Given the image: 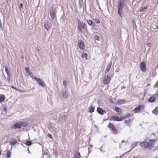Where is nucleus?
Listing matches in <instances>:
<instances>
[{"label": "nucleus", "mask_w": 158, "mask_h": 158, "mask_svg": "<svg viewBox=\"0 0 158 158\" xmlns=\"http://www.w3.org/2000/svg\"><path fill=\"white\" fill-rule=\"evenodd\" d=\"M155 139L150 140L148 142L145 141L139 144L140 146L143 148L151 150L154 147Z\"/></svg>", "instance_id": "f257e3e1"}, {"label": "nucleus", "mask_w": 158, "mask_h": 158, "mask_svg": "<svg viewBox=\"0 0 158 158\" xmlns=\"http://www.w3.org/2000/svg\"><path fill=\"white\" fill-rule=\"evenodd\" d=\"M111 131V133L114 134H117L118 133V130L115 128L114 126L110 123L107 126Z\"/></svg>", "instance_id": "f03ea898"}, {"label": "nucleus", "mask_w": 158, "mask_h": 158, "mask_svg": "<svg viewBox=\"0 0 158 158\" xmlns=\"http://www.w3.org/2000/svg\"><path fill=\"white\" fill-rule=\"evenodd\" d=\"M32 78L37 81L39 85L42 87L43 88L46 87V86L45 83L40 78H38L36 77H34Z\"/></svg>", "instance_id": "7ed1b4c3"}, {"label": "nucleus", "mask_w": 158, "mask_h": 158, "mask_svg": "<svg viewBox=\"0 0 158 158\" xmlns=\"http://www.w3.org/2000/svg\"><path fill=\"white\" fill-rule=\"evenodd\" d=\"M110 119L114 121H120L123 120V118L119 117L117 115H113L111 117Z\"/></svg>", "instance_id": "20e7f679"}, {"label": "nucleus", "mask_w": 158, "mask_h": 158, "mask_svg": "<svg viewBox=\"0 0 158 158\" xmlns=\"http://www.w3.org/2000/svg\"><path fill=\"white\" fill-rule=\"evenodd\" d=\"M139 68L141 71L143 72H146V67L145 63L144 62H141L139 65Z\"/></svg>", "instance_id": "39448f33"}, {"label": "nucleus", "mask_w": 158, "mask_h": 158, "mask_svg": "<svg viewBox=\"0 0 158 158\" xmlns=\"http://www.w3.org/2000/svg\"><path fill=\"white\" fill-rule=\"evenodd\" d=\"M125 0H119L118 2V8H123L124 7Z\"/></svg>", "instance_id": "423d86ee"}, {"label": "nucleus", "mask_w": 158, "mask_h": 158, "mask_svg": "<svg viewBox=\"0 0 158 158\" xmlns=\"http://www.w3.org/2000/svg\"><path fill=\"white\" fill-rule=\"evenodd\" d=\"M78 47L81 49L83 50L85 49L84 43L81 40H78Z\"/></svg>", "instance_id": "0eeeda50"}, {"label": "nucleus", "mask_w": 158, "mask_h": 158, "mask_svg": "<svg viewBox=\"0 0 158 158\" xmlns=\"http://www.w3.org/2000/svg\"><path fill=\"white\" fill-rule=\"evenodd\" d=\"M145 108L144 105H139L137 107L135 108L134 110L135 113H137L141 109H143Z\"/></svg>", "instance_id": "6e6552de"}, {"label": "nucleus", "mask_w": 158, "mask_h": 158, "mask_svg": "<svg viewBox=\"0 0 158 158\" xmlns=\"http://www.w3.org/2000/svg\"><path fill=\"white\" fill-rule=\"evenodd\" d=\"M110 77L108 75H107L103 80V83L105 85L107 84L110 83Z\"/></svg>", "instance_id": "1a4fd4ad"}, {"label": "nucleus", "mask_w": 158, "mask_h": 158, "mask_svg": "<svg viewBox=\"0 0 158 158\" xmlns=\"http://www.w3.org/2000/svg\"><path fill=\"white\" fill-rule=\"evenodd\" d=\"M11 128L12 129H20L21 128L20 122L17 123L11 126Z\"/></svg>", "instance_id": "9d476101"}, {"label": "nucleus", "mask_w": 158, "mask_h": 158, "mask_svg": "<svg viewBox=\"0 0 158 158\" xmlns=\"http://www.w3.org/2000/svg\"><path fill=\"white\" fill-rule=\"evenodd\" d=\"M80 26V27H81L84 30H86V28L85 27V24L83 23H81V21L80 19H77V26H78V25Z\"/></svg>", "instance_id": "9b49d317"}, {"label": "nucleus", "mask_w": 158, "mask_h": 158, "mask_svg": "<svg viewBox=\"0 0 158 158\" xmlns=\"http://www.w3.org/2000/svg\"><path fill=\"white\" fill-rule=\"evenodd\" d=\"M87 23L90 26L94 27L95 26V23L93 21L91 20H87Z\"/></svg>", "instance_id": "f8f14e48"}, {"label": "nucleus", "mask_w": 158, "mask_h": 158, "mask_svg": "<svg viewBox=\"0 0 158 158\" xmlns=\"http://www.w3.org/2000/svg\"><path fill=\"white\" fill-rule=\"evenodd\" d=\"M118 13L121 18L123 17L122 13L123 11V8H118Z\"/></svg>", "instance_id": "ddd939ff"}, {"label": "nucleus", "mask_w": 158, "mask_h": 158, "mask_svg": "<svg viewBox=\"0 0 158 158\" xmlns=\"http://www.w3.org/2000/svg\"><path fill=\"white\" fill-rule=\"evenodd\" d=\"M51 26V25L48 22L45 23L44 24V27L47 31H48Z\"/></svg>", "instance_id": "4468645a"}, {"label": "nucleus", "mask_w": 158, "mask_h": 158, "mask_svg": "<svg viewBox=\"0 0 158 158\" xmlns=\"http://www.w3.org/2000/svg\"><path fill=\"white\" fill-rule=\"evenodd\" d=\"M19 122L21 128L22 127H25L28 126L29 124V123L27 122H24L23 121H20Z\"/></svg>", "instance_id": "2eb2a0df"}, {"label": "nucleus", "mask_w": 158, "mask_h": 158, "mask_svg": "<svg viewBox=\"0 0 158 158\" xmlns=\"http://www.w3.org/2000/svg\"><path fill=\"white\" fill-rule=\"evenodd\" d=\"M97 111L98 113L101 115H103L104 114L105 111L103 110L101 108L98 107L97 109Z\"/></svg>", "instance_id": "dca6fc26"}, {"label": "nucleus", "mask_w": 158, "mask_h": 158, "mask_svg": "<svg viewBox=\"0 0 158 158\" xmlns=\"http://www.w3.org/2000/svg\"><path fill=\"white\" fill-rule=\"evenodd\" d=\"M112 65V62H110L109 64H108V66H107L106 69L105 70V73H108L110 70L111 66Z\"/></svg>", "instance_id": "f3484780"}, {"label": "nucleus", "mask_w": 158, "mask_h": 158, "mask_svg": "<svg viewBox=\"0 0 158 158\" xmlns=\"http://www.w3.org/2000/svg\"><path fill=\"white\" fill-rule=\"evenodd\" d=\"M10 144L14 145L17 143V141L16 139L12 138L10 141Z\"/></svg>", "instance_id": "a211bd4d"}, {"label": "nucleus", "mask_w": 158, "mask_h": 158, "mask_svg": "<svg viewBox=\"0 0 158 158\" xmlns=\"http://www.w3.org/2000/svg\"><path fill=\"white\" fill-rule=\"evenodd\" d=\"M56 5H53L50 9V12H56Z\"/></svg>", "instance_id": "6ab92c4d"}, {"label": "nucleus", "mask_w": 158, "mask_h": 158, "mask_svg": "<svg viewBox=\"0 0 158 158\" xmlns=\"http://www.w3.org/2000/svg\"><path fill=\"white\" fill-rule=\"evenodd\" d=\"M156 100V98L153 96H151L148 99V102L150 103H153Z\"/></svg>", "instance_id": "aec40b11"}, {"label": "nucleus", "mask_w": 158, "mask_h": 158, "mask_svg": "<svg viewBox=\"0 0 158 158\" xmlns=\"http://www.w3.org/2000/svg\"><path fill=\"white\" fill-rule=\"evenodd\" d=\"M25 69L27 73L30 75L31 77H32V76H33V74L32 73L30 72L29 68L28 67H25Z\"/></svg>", "instance_id": "412c9836"}, {"label": "nucleus", "mask_w": 158, "mask_h": 158, "mask_svg": "<svg viewBox=\"0 0 158 158\" xmlns=\"http://www.w3.org/2000/svg\"><path fill=\"white\" fill-rule=\"evenodd\" d=\"M56 13L54 12H50V14L51 18L53 20L55 19V17L56 16Z\"/></svg>", "instance_id": "4be33fe9"}, {"label": "nucleus", "mask_w": 158, "mask_h": 158, "mask_svg": "<svg viewBox=\"0 0 158 158\" xmlns=\"http://www.w3.org/2000/svg\"><path fill=\"white\" fill-rule=\"evenodd\" d=\"M81 155L80 152L78 151L75 154L73 158H81Z\"/></svg>", "instance_id": "5701e85b"}, {"label": "nucleus", "mask_w": 158, "mask_h": 158, "mask_svg": "<svg viewBox=\"0 0 158 158\" xmlns=\"http://www.w3.org/2000/svg\"><path fill=\"white\" fill-rule=\"evenodd\" d=\"M62 94L63 97L64 98H67L68 94L65 90L62 91Z\"/></svg>", "instance_id": "b1692460"}, {"label": "nucleus", "mask_w": 158, "mask_h": 158, "mask_svg": "<svg viewBox=\"0 0 158 158\" xmlns=\"http://www.w3.org/2000/svg\"><path fill=\"white\" fill-rule=\"evenodd\" d=\"M78 7L79 8H81L82 6L83 5V3L82 0H78Z\"/></svg>", "instance_id": "393cba45"}, {"label": "nucleus", "mask_w": 158, "mask_h": 158, "mask_svg": "<svg viewBox=\"0 0 158 158\" xmlns=\"http://www.w3.org/2000/svg\"><path fill=\"white\" fill-rule=\"evenodd\" d=\"M95 108L93 106H90L89 107L88 112L90 113L93 112L94 111Z\"/></svg>", "instance_id": "a878e982"}, {"label": "nucleus", "mask_w": 158, "mask_h": 158, "mask_svg": "<svg viewBox=\"0 0 158 158\" xmlns=\"http://www.w3.org/2000/svg\"><path fill=\"white\" fill-rule=\"evenodd\" d=\"M9 69L7 65L5 66V71L7 76L10 75V73L8 71Z\"/></svg>", "instance_id": "bb28decb"}, {"label": "nucleus", "mask_w": 158, "mask_h": 158, "mask_svg": "<svg viewBox=\"0 0 158 158\" xmlns=\"http://www.w3.org/2000/svg\"><path fill=\"white\" fill-rule=\"evenodd\" d=\"M126 102V101L124 100L120 99L118 100L117 101V103L118 104H124Z\"/></svg>", "instance_id": "cd10ccee"}, {"label": "nucleus", "mask_w": 158, "mask_h": 158, "mask_svg": "<svg viewBox=\"0 0 158 158\" xmlns=\"http://www.w3.org/2000/svg\"><path fill=\"white\" fill-rule=\"evenodd\" d=\"M152 112L156 115H158V106L154 110H152Z\"/></svg>", "instance_id": "c85d7f7f"}, {"label": "nucleus", "mask_w": 158, "mask_h": 158, "mask_svg": "<svg viewBox=\"0 0 158 158\" xmlns=\"http://www.w3.org/2000/svg\"><path fill=\"white\" fill-rule=\"evenodd\" d=\"M66 118V115H63L60 117V120L62 122H64L65 121Z\"/></svg>", "instance_id": "c756f323"}, {"label": "nucleus", "mask_w": 158, "mask_h": 158, "mask_svg": "<svg viewBox=\"0 0 158 158\" xmlns=\"http://www.w3.org/2000/svg\"><path fill=\"white\" fill-rule=\"evenodd\" d=\"M5 99V97L4 95H0V102L3 101Z\"/></svg>", "instance_id": "7c9ffc66"}, {"label": "nucleus", "mask_w": 158, "mask_h": 158, "mask_svg": "<svg viewBox=\"0 0 158 158\" xmlns=\"http://www.w3.org/2000/svg\"><path fill=\"white\" fill-rule=\"evenodd\" d=\"M131 116V114L130 113H128V114H127L126 115L123 116V117L122 118H123V119H125V118H127L130 117Z\"/></svg>", "instance_id": "2f4dec72"}, {"label": "nucleus", "mask_w": 158, "mask_h": 158, "mask_svg": "<svg viewBox=\"0 0 158 158\" xmlns=\"http://www.w3.org/2000/svg\"><path fill=\"white\" fill-rule=\"evenodd\" d=\"M11 152L9 151H8L6 154V158H10L11 155Z\"/></svg>", "instance_id": "473e14b6"}, {"label": "nucleus", "mask_w": 158, "mask_h": 158, "mask_svg": "<svg viewBox=\"0 0 158 158\" xmlns=\"http://www.w3.org/2000/svg\"><path fill=\"white\" fill-rule=\"evenodd\" d=\"M25 144L27 146H30L32 144V142L30 141H27Z\"/></svg>", "instance_id": "72a5a7b5"}, {"label": "nucleus", "mask_w": 158, "mask_h": 158, "mask_svg": "<svg viewBox=\"0 0 158 158\" xmlns=\"http://www.w3.org/2000/svg\"><path fill=\"white\" fill-rule=\"evenodd\" d=\"M132 120V119H129L128 120H125V123L126 124H127V125L129 126V123ZM130 127V126H129Z\"/></svg>", "instance_id": "f704fd0d"}, {"label": "nucleus", "mask_w": 158, "mask_h": 158, "mask_svg": "<svg viewBox=\"0 0 158 158\" xmlns=\"http://www.w3.org/2000/svg\"><path fill=\"white\" fill-rule=\"evenodd\" d=\"M67 81H66L65 80H64L63 81V85L64 86V88H66L67 87Z\"/></svg>", "instance_id": "c9c22d12"}, {"label": "nucleus", "mask_w": 158, "mask_h": 158, "mask_svg": "<svg viewBox=\"0 0 158 158\" xmlns=\"http://www.w3.org/2000/svg\"><path fill=\"white\" fill-rule=\"evenodd\" d=\"M60 21L62 23H64V16H62L61 17L60 19Z\"/></svg>", "instance_id": "e433bc0d"}, {"label": "nucleus", "mask_w": 158, "mask_h": 158, "mask_svg": "<svg viewBox=\"0 0 158 158\" xmlns=\"http://www.w3.org/2000/svg\"><path fill=\"white\" fill-rule=\"evenodd\" d=\"M88 56V55L86 53H83L82 54L81 57L83 58H86Z\"/></svg>", "instance_id": "4c0bfd02"}, {"label": "nucleus", "mask_w": 158, "mask_h": 158, "mask_svg": "<svg viewBox=\"0 0 158 158\" xmlns=\"http://www.w3.org/2000/svg\"><path fill=\"white\" fill-rule=\"evenodd\" d=\"M79 26H80L79 25H78V26H77V28L79 32H82V30L81 29L82 27H80Z\"/></svg>", "instance_id": "58836bf2"}, {"label": "nucleus", "mask_w": 158, "mask_h": 158, "mask_svg": "<svg viewBox=\"0 0 158 158\" xmlns=\"http://www.w3.org/2000/svg\"><path fill=\"white\" fill-rule=\"evenodd\" d=\"M115 110L116 112L119 113L120 110V108L117 107H116L115 108Z\"/></svg>", "instance_id": "ea45409f"}, {"label": "nucleus", "mask_w": 158, "mask_h": 158, "mask_svg": "<svg viewBox=\"0 0 158 158\" xmlns=\"http://www.w3.org/2000/svg\"><path fill=\"white\" fill-rule=\"evenodd\" d=\"M148 7L147 6L143 7L140 9V12H142L143 11L147 9Z\"/></svg>", "instance_id": "a19ab883"}, {"label": "nucleus", "mask_w": 158, "mask_h": 158, "mask_svg": "<svg viewBox=\"0 0 158 158\" xmlns=\"http://www.w3.org/2000/svg\"><path fill=\"white\" fill-rule=\"evenodd\" d=\"M94 39L95 40L98 41L99 40L100 38L99 36H98L97 35H96L95 36Z\"/></svg>", "instance_id": "79ce46f5"}, {"label": "nucleus", "mask_w": 158, "mask_h": 158, "mask_svg": "<svg viewBox=\"0 0 158 158\" xmlns=\"http://www.w3.org/2000/svg\"><path fill=\"white\" fill-rule=\"evenodd\" d=\"M137 143H135L132 144L131 145V149L135 147L137 145Z\"/></svg>", "instance_id": "37998d69"}, {"label": "nucleus", "mask_w": 158, "mask_h": 158, "mask_svg": "<svg viewBox=\"0 0 158 158\" xmlns=\"http://www.w3.org/2000/svg\"><path fill=\"white\" fill-rule=\"evenodd\" d=\"M95 22L97 24H99L100 23V20L98 19H95Z\"/></svg>", "instance_id": "c03bdc74"}, {"label": "nucleus", "mask_w": 158, "mask_h": 158, "mask_svg": "<svg viewBox=\"0 0 158 158\" xmlns=\"http://www.w3.org/2000/svg\"><path fill=\"white\" fill-rule=\"evenodd\" d=\"M11 87L12 88H13V89H15V90H16V91H18V89H17V88H16V87H15V86H11Z\"/></svg>", "instance_id": "a18cd8bd"}, {"label": "nucleus", "mask_w": 158, "mask_h": 158, "mask_svg": "<svg viewBox=\"0 0 158 158\" xmlns=\"http://www.w3.org/2000/svg\"><path fill=\"white\" fill-rule=\"evenodd\" d=\"M10 75L7 76V79L9 81H10Z\"/></svg>", "instance_id": "49530a36"}, {"label": "nucleus", "mask_w": 158, "mask_h": 158, "mask_svg": "<svg viewBox=\"0 0 158 158\" xmlns=\"http://www.w3.org/2000/svg\"><path fill=\"white\" fill-rule=\"evenodd\" d=\"M19 6L20 8L23 9V4L22 3H20Z\"/></svg>", "instance_id": "de8ad7c7"}, {"label": "nucleus", "mask_w": 158, "mask_h": 158, "mask_svg": "<svg viewBox=\"0 0 158 158\" xmlns=\"http://www.w3.org/2000/svg\"><path fill=\"white\" fill-rule=\"evenodd\" d=\"M18 91L20 92H23L25 91L24 90H22L20 89H18Z\"/></svg>", "instance_id": "09e8293b"}, {"label": "nucleus", "mask_w": 158, "mask_h": 158, "mask_svg": "<svg viewBox=\"0 0 158 158\" xmlns=\"http://www.w3.org/2000/svg\"><path fill=\"white\" fill-rule=\"evenodd\" d=\"M48 136V137L50 138H51L52 137V135L50 134H49Z\"/></svg>", "instance_id": "8fccbe9b"}, {"label": "nucleus", "mask_w": 158, "mask_h": 158, "mask_svg": "<svg viewBox=\"0 0 158 158\" xmlns=\"http://www.w3.org/2000/svg\"><path fill=\"white\" fill-rule=\"evenodd\" d=\"M100 150V151H101V152H102V149H101V148H98Z\"/></svg>", "instance_id": "3c124183"}, {"label": "nucleus", "mask_w": 158, "mask_h": 158, "mask_svg": "<svg viewBox=\"0 0 158 158\" xmlns=\"http://www.w3.org/2000/svg\"><path fill=\"white\" fill-rule=\"evenodd\" d=\"M151 44V43H148V45L149 46Z\"/></svg>", "instance_id": "603ef678"}, {"label": "nucleus", "mask_w": 158, "mask_h": 158, "mask_svg": "<svg viewBox=\"0 0 158 158\" xmlns=\"http://www.w3.org/2000/svg\"><path fill=\"white\" fill-rule=\"evenodd\" d=\"M125 88V87H124V86H123V87H121V89H122L123 88Z\"/></svg>", "instance_id": "864d4df0"}, {"label": "nucleus", "mask_w": 158, "mask_h": 158, "mask_svg": "<svg viewBox=\"0 0 158 158\" xmlns=\"http://www.w3.org/2000/svg\"><path fill=\"white\" fill-rule=\"evenodd\" d=\"M158 68V64H157V66L156 67V68L157 69V68Z\"/></svg>", "instance_id": "5fc2aeb1"}, {"label": "nucleus", "mask_w": 158, "mask_h": 158, "mask_svg": "<svg viewBox=\"0 0 158 158\" xmlns=\"http://www.w3.org/2000/svg\"><path fill=\"white\" fill-rule=\"evenodd\" d=\"M156 29L157 30H158V25L156 27Z\"/></svg>", "instance_id": "6e6d98bb"}, {"label": "nucleus", "mask_w": 158, "mask_h": 158, "mask_svg": "<svg viewBox=\"0 0 158 158\" xmlns=\"http://www.w3.org/2000/svg\"><path fill=\"white\" fill-rule=\"evenodd\" d=\"M132 22H133V24L134 23L135 24V22H134V21H133Z\"/></svg>", "instance_id": "4d7b16f0"}, {"label": "nucleus", "mask_w": 158, "mask_h": 158, "mask_svg": "<svg viewBox=\"0 0 158 158\" xmlns=\"http://www.w3.org/2000/svg\"><path fill=\"white\" fill-rule=\"evenodd\" d=\"M124 141L123 140L122 141V142L121 143H124Z\"/></svg>", "instance_id": "13d9d810"}, {"label": "nucleus", "mask_w": 158, "mask_h": 158, "mask_svg": "<svg viewBox=\"0 0 158 158\" xmlns=\"http://www.w3.org/2000/svg\"><path fill=\"white\" fill-rule=\"evenodd\" d=\"M133 158H137V157H135V156H134V157Z\"/></svg>", "instance_id": "bf43d9fd"}, {"label": "nucleus", "mask_w": 158, "mask_h": 158, "mask_svg": "<svg viewBox=\"0 0 158 158\" xmlns=\"http://www.w3.org/2000/svg\"><path fill=\"white\" fill-rule=\"evenodd\" d=\"M1 151H0V156L1 155Z\"/></svg>", "instance_id": "052dcab7"}, {"label": "nucleus", "mask_w": 158, "mask_h": 158, "mask_svg": "<svg viewBox=\"0 0 158 158\" xmlns=\"http://www.w3.org/2000/svg\"><path fill=\"white\" fill-rule=\"evenodd\" d=\"M21 145H22L24 147V145H23V144H21Z\"/></svg>", "instance_id": "680f3d73"}, {"label": "nucleus", "mask_w": 158, "mask_h": 158, "mask_svg": "<svg viewBox=\"0 0 158 158\" xmlns=\"http://www.w3.org/2000/svg\"><path fill=\"white\" fill-rule=\"evenodd\" d=\"M157 5H158V0L157 2Z\"/></svg>", "instance_id": "e2e57ef3"}, {"label": "nucleus", "mask_w": 158, "mask_h": 158, "mask_svg": "<svg viewBox=\"0 0 158 158\" xmlns=\"http://www.w3.org/2000/svg\"><path fill=\"white\" fill-rule=\"evenodd\" d=\"M27 150H28V152H29V153H30V152H29V151L28 149Z\"/></svg>", "instance_id": "0e129e2a"}, {"label": "nucleus", "mask_w": 158, "mask_h": 158, "mask_svg": "<svg viewBox=\"0 0 158 158\" xmlns=\"http://www.w3.org/2000/svg\"><path fill=\"white\" fill-rule=\"evenodd\" d=\"M22 58L23 59V57H22Z\"/></svg>", "instance_id": "69168bd1"}, {"label": "nucleus", "mask_w": 158, "mask_h": 158, "mask_svg": "<svg viewBox=\"0 0 158 158\" xmlns=\"http://www.w3.org/2000/svg\"><path fill=\"white\" fill-rule=\"evenodd\" d=\"M102 146L101 147V148H102Z\"/></svg>", "instance_id": "338daca9"}]
</instances>
